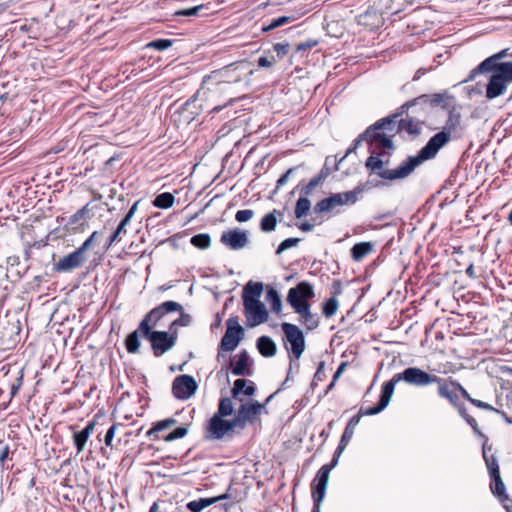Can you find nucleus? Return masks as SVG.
Instances as JSON below:
<instances>
[{"instance_id":"obj_1","label":"nucleus","mask_w":512,"mask_h":512,"mask_svg":"<svg viewBox=\"0 0 512 512\" xmlns=\"http://www.w3.org/2000/svg\"><path fill=\"white\" fill-rule=\"evenodd\" d=\"M462 115L456 105L448 110V117L442 130L433 135L417 155L409 156L394 170L385 171L380 175L390 181L408 177L424 161L436 156L450 140L452 134L461 129Z\"/></svg>"},{"instance_id":"obj_2","label":"nucleus","mask_w":512,"mask_h":512,"mask_svg":"<svg viewBox=\"0 0 512 512\" xmlns=\"http://www.w3.org/2000/svg\"><path fill=\"white\" fill-rule=\"evenodd\" d=\"M253 69L247 61L235 62L221 69L214 70L203 77L201 88L197 91L195 97L208 92L223 93L226 92L231 84L241 82L243 78L251 76Z\"/></svg>"},{"instance_id":"obj_3","label":"nucleus","mask_w":512,"mask_h":512,"mask_svg":"<svg viewBox=\"0 0 512 512\" xmlns=\"http://www.w3.org/2000/svg\"><path fill=\"white\" fill-rule=\"evenodd\" d=\"M511 68L505 62L491 70L492 75L486 86V97L488 99H495L503 95L507 90V85L512 82Z\"/></svg>"},{"instance_id":"obj_4","label":"nucleus","mask_w":512,"mask_h":512,"mask_svg":"<svg viewBox=\"0 0 512 512\" xmlns=\"http://www.w3.org/2000/svg\"><path fill=\"white\" fill-rule=\"evenodd\" d=\"M226 332L223 335L217 353V360L225 357L224 352L234 351L244 336V329L237 317H230L226 322Z\"/></svg>"},{"instance_id":"obj_5","label":"nucleus","mask_w":512,"mask_h":512,"mask_svg":"<svg viewBox=\"0 0 512 512\" xmlns=\"http://www.w3.org/2000/svg\"><path fill=\"white\" fill-rule=\"evenodd\" d=\"M363 192L360 186L355 187L351 191L335 193L331 196L320 200L315 205L316 213L330 212L337 206L353 205L358 201V196Z\"/></svg>"},{"instance_id":"obj_6","label":"nucleus","mask_w":512,"mask_h":512,"mask_svg":"<svg viewBox=\"0 0 512 512\" xmlns=\"http://www.w3.org/2000/svg\"><path fill=\"white\" fill-rule=\"evenodd\" d=\"M141 335L150 342L153 354L156 357H159L171 350L176 344L178 338V333L175 331H152L151 329H149V332L147 333L141 332Z\"/></svg>"},{"instance_id":"obj_7","label":"nucleus","mask_w":512,"mask_h":512,"mask_svg":"<svg viewBox=\"0 0 512 512\" xmlns=\"http://www.w3.org/2000/svg\"><path fill=\"white\" fill-rule=\"evenodd\" d=\"M182 305L175 301H165L160 305L156 306L152 310H150L142 319L139 324V330L141 332H149V329L156 326L158 321H160L166 314L172 313L175 311H181Z\"/></svg>"},{"instance_id":"obj_8","label":"nucleus","mask_w":512,"mask_h":512,"mask_svg":"<svg viewBox=\"0 0 512 512\" xmlns=\"http://www.w3.org/2000/svg\"><path fill=\"white\" fill-rule=\"evenodd\" d=\"M281 329L284 333L285 344H290L292 356L298 360L305 350V337L302 330L295 324L283 322Z\"/></svg>"},{"instance_id":"obj_9","label":"nucleus","mask_w":512,"mask_h":512,"mask_svg":"<svg viewBox=\"0 0 512 512\" xmlns=\"http://www.w3.org/2000/svg\"><path fill=\"white\" fill-rule=\"evenodd\" d=\"M399 374L402 381L417 387H423L430 384H440L442 382V378L429 374L417 367L406 368Z\"/></svg>"},{"instance_id":"obj_10","label":"nucleus","mask_w":512,"mask_h":512,"mask_svg":"<svg viewBox=\"0 0 512 512\" xmlns=\"http://www.w3.org/2000/svg\"><path fill=\"white\" fill-rule=\"evenodd\" d=\"M340 456L334 452L333 458L330 463L323 465L316 473L315 478L312 481L311 489L312 496L324 498L326 495V489L329 481V474L331 470L338 464Z\"/></svg>"},{"instance_id":"obj_11","label":"nucleus","mask_w":512,"mask_h":512,"mask_svg":"<svg viewBox=\"0 0 512 512\" xmlns=\"http://www.w3.org/2000/svg\"><path fill=\"white\" fill-rule=\"evenodd\" d=\"M400 381H402L400 374H394L391 380L383 384L378 404L370 408H361V414L372 416L383 411L388 406L391 400V397L394 393L395 385Z\"/></svg>"},{"instance_id":"obj_12","label":"nucleus","mask_w":512,"mask_h":512,"mask_svg":"<svg viewBox=\"0 0 512 512\" xmlns=\"http://www.w3.org/2000/svg\"><path fill=\"white\" fill-rule=\"evenodd\" d=\"M400 381H402L400 374H394L391 380L383 384L378 404L370 408H361V414L372 416L383 411L388 406L391 400V397L394 393L395 385Z\"/></svg>"},{"instance_id":"obj_13","label":"nucleus","mask_w":512,"mask_h":512,"mask_svg":"<svg viewBox=\"0 0 512 512\" xmlns=\"http://www.w3.org/2000/svg\"><path fill=\"white\" fill-rule=\"evenodd\" d=\"M315 296L313 286L306 281L298 283L288 290L287 302L294 309V305H308L309 300Z\"/></svg>"},{"instance_id":"obj_14","label":"nucleus","mask_w":512,"mask_h":512,"mask_svg":"<svg viewBox=\"0 0 512 512\" xmlns=\"http://www.w3.org/2000/svg\"><path fill=\"white\" fill-rule=\"evenodd\" d=\"M197 383L190 375H179L172 383V393L175 398L187 400L195 394L197 390Z\"/></svg>"},{"instance_id":"obj_15","label":"nucleus","mask_w":512,"mask_h":512,"mask_svg":"<svg viewBox=\"0 0 512 512\" xmlns=\"http://www.w3.org/2000/svg\"><path fill=\"white\" fill-rule=\"evenodd\" d=\"M243 302L245 316L249 327L258 326L268 319V312L261 301L247 300Z\"/></svg>"},{"instance_id":"obj_16","label":"nucleus","mask_w":512,"mask_h":512,"mask_svg":"<svg viewBox=\"0 0 512 512\" xmlns=\"http://www.w3.org/2000/svg\"><path fill=\"white\" fill-rule=\"evenodd\" d=\"M506 57H510L509 49H503V50L499 51L498 53H495V54L487 57L477 67H475L473 70H471L469 76L463 82H470V81L474 80V78L478 74L491 71L493 69H496L497 66H499L501 64H505V62H501V60Z\"/></svg>"},{"instance_id":"obj_17","label":"nucleus","mask_w":512,"mask_h":512,"mask_svg":"<svg viewBox=\"0 0 512 512\" xmlns=\"http://www.w3.org/2000/svg\"><path fill=\"white\" fill-rule=\"evenodd\" d=\"M220 242L231 250H241L249 244L248 232L240 229L225 231Z\"/></svg>"},{"instance_id":"obj_18","label":"nucleus","mask_w":512,"mask_h":512,"mask_svg":"<svg viewBox=\"0 0 512 512\" xmlns=\"http://www.w3.org/2000/svg\"><path fill=\"white\" fill-rule=\"evenodd\" d=\"M85 261V254L77 248L72 253L60 258L54 264V270L57 272H70L80 267Z\"/></svg>"},{"instance_id":"obj_19","label":"nucleus","mask_w":512,"mask_h":512,"mask_svg":"<svg viewBox=\"0 0 512 512\" xmlns=\"http://www.w3.org/2000/svg\"><path fill=\"white\" fill-rule=\"evenodd\" d=\"M230 432L228 420L213 415L208 421L205 438L208 440H220Z\"/></svg>"},{"instance_id":"obj_20","label":"nucleus","mask_w":512,"mask_h":512,"mask_svg":"<svg viewBox=\"0 0 512 512\" xmlns=\"http://www.w3.org/2000/svg\"><path fill=\"white\" fill-rule=\"evenodd\" d=\"M411 107H413V105L410 104V101L405 102L396 110L394 114L377 121L374 124V127L379 128L380 130H385L387 132H394L396 124L398 123V118L406 113Z\"/></svg>"},{"instance_id":"obj_21","label":"nucleus","mask_w":512,"mask_h":512,"mask_svg":"<svg viewBox=\"0 0 512 512\" xmlns=\"http://www.w3.org/2000/svg\"><path fill=\"white\" fill-rule=\"evenodd\" d=\"M294 312L300 315L301 322L305 325L307 330L311 331L319 326V316L311 312L310 304L302 306L294 305Z\"/></svg>"},{"instance_id":"obj_22","label":"nucleus","mask_w":512,"mask_h":512,"mask_svg":"<svg viewBox=\"0 0 512 512\" xmlns=\"http://www.w3.org/2000/svg\"><path fill=\"white\" fill-rule=\"evenodd\" d=\"M96 426V421L92 420L80 431H76L73 434V444L76 448L77 454L83 452L91 434Z\"/></svg>"},{"instance_id":"obj_23","label":"nucleus","mask_w":512,"mask_h":512,"mask_svg":"<svg viewBox=\"0 0 512 512\" xmlns=\"http://www.w3.org/2000/svg\"><path fill=\"white\" fill-rule=\"evenodd\" d=\"M421 130L422 122L414 120L412 117H406L398 121L394 132H406L412 137H417Z\"/></svg>"},{"instance_id":"obj_24","label":"nucleus","mask_w":512,"mask_h":512,"mask_svg":"<svg viewBox=\"0 0 512 512\" xmlns=\"http://www.w3.org/2000/svg\"><path fill=\"white\" fill-rule=\"evenodd\" d=\"M456 105V99L449 91L444 90L439 93H433L431 98V107H440L444 110H449Z\"/></svg>"},{"instance_id":"obj_25","label":"nucleus","mask_w":512,"mask_h":512,"mask_svg":"<svg viewBox=\"0 0 512 512\" xmlns=\"http://www.w3.org/2000/svg\"><path fill=\"white\" fill-rule=\"evenodd\" d=\"M381 132L380 130H373L372 134L369 138V144L375 146L376 148H383V149H393L394 144L391 139L394 132Z\"/></svg>"},{"instance_id":"obj_26","label":"nucleus","mask_w":512,"mask_h":512,"mask_svg":"<svg viewBox=\"0 0 512 512\" xmlns=\"http://www.w3.org/2000/svg\"><path fill=\"white\" fill-rule=\"evenodd\" d=\"M263 409L264 405L255 401L242 404L238 411L240 412V416L244 418L246 422L253 423Z\"/></svg>"},{"instance_id":"obj_27","label":"nucleus","mask_w":512,"mask_h":512,"mask_svg":"<svg viewBox=\"0 0 512 512\" xmlns=\"http://www.w3.org/2000/svg\"><path fill=\"white\" fill-rule=\"evenodd\" d=\"M228 497H229L228 494L225 493L220 496L212 497V498H199L197 500L188 502L186 507L190 512H201L205 508L209 507L210 505H212L220 500L227 499Z\"/></svg>"},{"instance_id":"obj_28","label":"nucleus","mask_w":512,"mask_h":512,"mask_svg":"<svg viewBox=\"0 0 512 512\" xmlns=\"http://www.w3.org/2000/svg\"><path fill=\"white\" fill-rule=\"evenodd\" d=\"M262 291L263 284L261 282L249 281L243 288V302H248L247 300L260 301Z\"/></svg>"},{"instance_id":"obj_29","label":"nucleus","mask_w":512,"mask_h":512,"mask_svg":"<svg viewBox=\"0 0 512 512\" xmlns=\"http://www.w3.org/2000/svg\"><path fill=\"white\" fill-rule=\"evenodd\" d=\"M257 348L264 357H272L277 352L275 342L268 336H261L257 339Z\"/></svg>"},{"instance_id":"obj_30","label":"nucleus","mask_w":512,"mask_h":512,"mask_svg":"<svg viewBox=\"0 0 512 512\" xmlns=\"http://www.w3.org/2000/svg\"><path fill=\"white\" fill-rule=\"evenodd\" d=\"M249 355L246 350L238 354V359L235 363L230 362L231 370L234 375L244 376L247 374Z\"/></svg>"},{"instance_id":"obj_31","label":"nucleus","mask_w":512,"mask_h":512,"mask_svg":"<svg viewBox=\"0 0 512 512\" xmlns=\"http://www.w3.org/2000/svg\"><path fill=\"white\" fill-rule=\"evenodd\" d=\"M248 381L245 379H237L234 382V386L232 388V395L234 398H238L240 393H243L246 396H252L255 393V387L252 382L247 385Z\"/></svg>"},{"instance_id":"obj_32","label":"nucleus","mask_w":512,"mask_h":512,"mask_svg":"<svg viewBox=\"0 0 512 512\" xmlns=\"http://www.w3.org/2000/svg\"><path fill=\"white\" fill-rule=\"evenodd\" d=\"M276 214L282 215V213L276 209H274L272 212L267 213L263 216V218L260 221V229L262 232L270 233L276 229L277 226V217Z\"/></svg>"},{"instance_id":"obj_33","label":"nucleus","mask_w":512,"mask_h":512,"mask_svg":"<svg viewBox=\"0 0 512 512\" xmlns=\"http://www.w3.org/2000/svg\"><path fill=\"white\" fill-rule=\"evenodd\" d=\"M491 477V491L492 493L497 496L502 502L505 500H508V496L505 492V485L504 482L501 479L500 474L490 476Z\"/></svg>"},{"instance_id":"obj_34","label":"nucleus","mask_w":512,"mask_h":512,"mask_svg":"<svg viewBox=\"0 0 512 512\" xmlns=\"http://www.w3.org/2000/svg\"><path fill=\"white\" fill-rule=\"evenodd\" d=\"M488 450H491V446H487V443H483V458L485 460V464L488 469L489 475L493 476L500 474L497 459L494 455L489 456L487 453Z\"/></svg>"},{"instance_id":"obj_35","label":"nucleus","mask_w":512,"mask_h":512,"mask_svg":"<svg viewBox=\"0 0 512 512\" xmlns=\"http://www.w3.org/2000/svg\"><path fill=\"white\" fill-rule=\"evenodd\" d=\"M373 246L370 242H360L355 244L351 249V256L355 261H360L369 253H371Z\"/></svg>"},{"instance_id":"obj_36","label":"nucleus","mask_w":512,"mask_h":512,"mask_svg":"<svg viewBox=\"0 0 512 512\" xmlns=\"http://www.w3.org/2000/svg\"><path fill=\"white\" fill-rule=\"evenodd\" d=\"M139 334H141V331L139 330L138 327L135 331H133L127 336L125 340V345L129 353L134 354L138 352L140 347Z\"/></svg>"},{"instance_id":"obj_37","label":"nucleus","mask_w":512,"mask_h":512,"mask_svg":"<svg viewBox=\"0 0 512 512\" xmlns=\"http://www.w3.org/2000/svg\"><path fill=\"white\" fill-rule=\"evenodd\" d=\"M311 208V202L308 197L301 195L300 198L296 202L295 206V217L300 219L307 215Z\"/></svg>"},{"instance_id":"obj_38","label":"nucleus","mask_w":512,"mask_h":512,"mask_svg":"<svg viewBox=\"0 0 512 512\" xmlns=\"http://www.w3.org/2000/svg\"><path fill=\"white\" fill-rule=\"evenodd\" d=\"M266 300L275 313H280L282 309V301L279 293L274 288H269L266 295Z\"/></svg>"},{"instance_id":"obj_39","label":"nucleus","mask_w":512,"mask_h":512,"mask_svg":"<svg viewBox=\"0 0 512 512\" xmlns=\"http://www.w3.org/2000/svg\"><path fill=\"white\" fill-rule=\"evenodd\" d=\"M175 198L169 192H164L156 196L153 205L157 208L168 209L174 204Z\"/></svg>"},{"instance_id":"obj_40","label":"nucleus","mask_w":512,"mask_h":512,"mask_svg":"<svg viewBox=\"0 0 512 512\" xmlns=\"http://www.w3.org/2000/svg\"><path fill=\"white\" fill-rule=\"evenodd\" d=\"M383 164H384L383 161L379 157L373 156V155L369 156L365 162L366 168L371 170L372 172L378 171L377 174L382 179H384V177H382L380 175V173L391 170V169L383 170L382 169ZM385 180H387V179L385 178Z\"/></svg>"},{"instance_id":"obj_41","label":"nucleus","mask_w":512,"mask_h":512,"mask_svg":"<svg viewBox=\"0 0 512 512\" xmlns=\"http://www.w3.org/2000/svg\"><path fill=\"white\" fill-rule=\"evenodd\" d=\"M180 312V316L175 319L174 321L171 322V324L169 325V331L170 332H177V329L178 327H186V326H189L191 321H192V318L189 314H186L183 312V309Z\"/></svg>"},{"instance_id":"obj_42","label":"nucleus","mask_w":512,"mask_h":512,"mask_svg":"<svg viewBox=\"0 0 512 512\" xmlns=\"http://www.w3.org/2000/svg\"><path fill=\"white\" fill-rule=\"evenodd\" d=\"M338 307V300L335 297H331L323 303L322 313L326 318H331L336 314Z\"/></svg>"},{"instance_id":"obj_43","label":"nucleus","mask_w":512,"mask_h":512,"mask_svg":"<svg viewBox=\"0 0 512 512\" xmlns=\"http://www.w3.org/2000/svg\"><path fill=\"white\" fill-rule=\"evenodd\" d=\"M233 412V403L232 400L228 397H224L220 399L218 410L215 415L219 417L230 416Z\"/></svg>"},{"instance_id":"obj_44","label":"nucleus","mask_w":512,"mask_h":512,"mask_svg":"<svg viewBox=\"0 0 512 512\" xmlns=\"http://www.w3.org/2000/svg\"><path fill=\"white\" fill-rule=\"evenodd\" d=\"M438 395L442 398L448 399L450 403L457 406L458 396L449 390L448 385L442 379V382L438 384Z\"/></svg>"},{"instance_id":"obj_45","label":"nucleus","mask_w":512,"mask_h":512,"mask_svg":"<svg viewBox=\"0 0 512 512\" xmlns=\"http://www.w3.org/2000/svg\"><path fill=\"white\" fill-rule=\"evenodd\" d=\"M191 244L199 249H207L210 247L211 244V238L206 233H200L197 235H194L191 240Z\"/></svg>"},{"instance_id":"obj_46","label":"nucleus","mask_w":512,"mask_h":512,"mask_svg":"<svg viewBox=\"0 0 512 512\" xmlns=\"http://www.w3.org/2000/svg\"><path fill=\"white\" fill-rule=\"evenodd\" d=\"M362 416H366L365 414H361V409L359 410L357 415H354L347 423L345 430L342 435L346 436L347 438L351 439L356 426L359 424L360 419Z\"/></svg>"},{"instance_id":"obj_47","label":"nucleus","mask_w":512,"mask_h":512,"mask_svg":"<svg viewBox=\"0 0 512 512\" xmlns=\"http://www.w3.org/2000/svg\"><path fill=\"white\" fill-rule=\"evenodd\" d=\"M188 428L185 426H180L174 429L172 432L168 433L166 436H163V440L165 442H172L174 440L183 438L187 435Z\"/></svg>"},{"instance_id":"obj_48","label":"nucleus","mask_w":512,"mask_h":512,"mask_svg":"<svg viewBox=\"0 0 512 512\" xmlns=\"http://www.w3.org/2000/svg\"><path fill=\"white\" fill-rule=\"evenodd\" d=\"M127 233V229L124 225H122L121 223L118 224L117 228L115 229V231L110 235L108 241H107V244H106V247L107 249L112 245L114 244L115 242H119L121 241L122 239V235H125Z\"/></svg>"},{"instance_id":"obj_49","label":"nucleus","mask_w":512,"mask_h":512,"mask_svg":"<svg viewBox=\"0 0 512 512\" xmlns=\"http://www.w3.org/2000/svg\"><path fill=\"white\" fill-rule=\"evenodd\" d=\"M166 429H170V428H169V426L167 425V423H166V421L164 419L160 420V421H157L146 432V436L150 437V438L153 437L154 439L158 438V433L161 432V431H164Z\"/></svg>"},{"instance_id":"obj_50","label":"nucleus","mask_w":512,"mask_h":512,"mask_svg":"<svg viewBox=\"0 0 512 512\" xmlns=\"http://www.w3.org/2000/svg\"><path fill=\"white\" fill-rule=\"evenodd\" d=\"M173 41L170 39H156L148 43L147 47L156 49L158 51H164L172 46Z\"/></svg>"},{"instance_id":"obj_51","label":"nucleus","mask_w":512,"mask_h":512,"mask_svg":"<svg viewBox=\"0 0 512 512\" xmlns=\"http://www.w3.org/2000/svg\"><path fill=\"white\" fill-rule=\"evenodd\" d=\"M323 177L321 175L313 177L308 184H306L300 191V194L303 196L308 197V195L311 193V191L317 187L320 182L322 181Z\"/></svg>"},{"instance_id":"obj_52","label":"nucleus","mask_w":512,"mask_h":512,"mask_svg":"<svg viewBox=\"0 0 512 512\" xmlns=\"http://www.w3.org/2000/svg\"><path fill=\"white\" fill-rule=\"evenodd\" d=\"M300 241H301L300 238H287V239L283 240L277 247L276 254L279 255V254L283 253L285 250L298 245V243Z\"/></svg>"},{"instance_id":"obj_53","label":"nucleus","mask_w":512,"mask_h":512,"mask_svg":"<svg viewBox=\"0 0 512 512\" xmlns=\"http://www.w3.org/2000/svg\"><path fill=\"white\" fill-rule=\"evenodd\" d=\"M289 21H290L289 17L281 16V17L272 19L271 22L267 26L262 28V30L263 31H271L273 29H276L280 26H283V25L289 23Z\"/></svg>"},{"instance_id":"obj_54","label":"nucleus","mask_w":512,"mask_h":512,"mask_svg":"<svg viewBox=\"0 0 512 512\" xmlns=\"http://www.w3.org/2000/svg\"><path fill=\"white\" fill-rule=\"evenodd\" d=\"M278 62L275 55L261 56L257 60V64L261 68H271Z\"/></svg>"},{"instance_id":"obj_55","label":"nucleus","mask_w":512,"mask_h":512,"mask_svg":"<svg viewBox=\"0 0 512 512\" xmlns=\"http://www.w3.org/2000/svg\"><path fill=\"white\" fill-rule=\"evenodd\" d=\"M273 51L276 53V59L282 60L289 52L288 43H276L273 45Z\"/></svg>"},{"instance_id":"obj_56","label":"nucleus","mask_w":512,"mask_h":512,"mask_svg":"<svg viewBox=\"0 0 512 512\" xmlns=\"http://www.w3.org/2000/svg\"><path fill=\"white\" fill-rule=\"evenodd\" d=\"M373 130H380L379 128H375L374 124L366 129V131L362 134H360L353 142L352 146L355 148H358V146L361 144L362 141H366L369 143L370 135L372 134Z\"/></svg>"},{"instance_id":"obj_57","label":"nucleus","mask_w":512,"mask_h":512,"mask_svg":"<svg viewBox=\"0 0 512 512\" xmlns=\"http://www.w3.org/2000/svg\"><path fill=\"white\" fill-rule=\"evenodd\" d=\"M88 206L89 205L87 204V205L83 206L81 209H79L76 213H74L70 217V224H77L81 220H83L90 211Z\"/></svg>"},{"instance_id":"obj_58","label":"nucleus","mask_w":512,"mask_h":512,"mask_svg":"<svg viewBox=\"0 0 512 512\" xmlns=\"http://www.w3.org/2000/svg\"><path fill=\"white\" fill-rule=\"evenodd\" d=\"M254 216V211L251 209L239 210L235 214V220L237 222H247L251 220Z\"/></svg>"},{"instance_id":"obj_59","label":"nucleus","mask_w":512,"mask_h":512,"mask_svg":"<svg viewBox=\"0 0 512 512\" xmlns=\"http://www.w3.org/2000/svg\"><path fill=\"white\" fill-rule=\"evenodd\" d=\"M432 94H422L412 100H410V104L414 106L417 105H431Z\"/></svg>"},{"instance_id":"obj_60","label":"nucleus","mask_w":512,"mask_h":512,"mask_svg":"<svg viewBox=\"0 0 512 512\" xmlns=\"http://www.w3.org/2000/svg\"><path fill=\"white\" fill-rule=\"evenodd\" d=\"M466 422L471 426V428L473 429L474 433L477 434L479 437H481L483 439V443H487L488 442L487 436L484 433L481 432V430L478 427L477 421L472 416L468 417Z\"/></svg>"},{"instance_id":"obj_61","label":"nucleus","mask_w":512,"mask_h":512,"mask_svg":"<svg viewBox=\"0 0 512 512\" xmlns=\"http://www.w3.org/2000/svg\"><path fill=\"white\" fill-rule=\"evenodd\" d=\"M229 429L232 431L236 427L244 428L247 424L244 418L240 416V412L237 411V415L232 420H228Z\"/></svg>"},{"instance_id":"obj_62","label":"nucleus","mask_w":512,"mask_h":512,"mask_svg":"<svg viewBox=\"0 0 512 512\" xmlns=\"http://www.w3.org/2000/svg\"><path fill=\"white\" fill-rule=\"evenodd\" d=\"M119 424H113L106 432L104 437V443L107 447H112V441L115 436L116 430L118 428Z\"/></svg>"},{"instance_id":"obj_63","label":"nucleus","mask_w":512,"mask_h":512,"mask_svg":"<svg viewBox=\"0 0 512 512\" xmlns=\"http://www.w3.org/2000/svg\"><path fill=\"white\" fill-rule=\"evenodd\" d=\"M205 8L204 4L194 6L192 8L179 11L177 14L180 16H196L202 9Z\"/></svg>"},{"instance_id":"obj_64","label":"nucleus","mask_w":512,"mask_h":512,"mask_svg":"<svg viewBox=\"0 0 512 512\" xmlns=\"http://www.w3.org/2000/svg\"><path fill=\"white\" fill-rule=\"evenodd\" d=\"M137 206H138V202H135L131 207L130 209L128 210V212L126 213V215L124 216V218L120 221V223L122 225H124L125 227H127V225L130 224L136 210H137Z\"/></svg>"}]
</instances>
